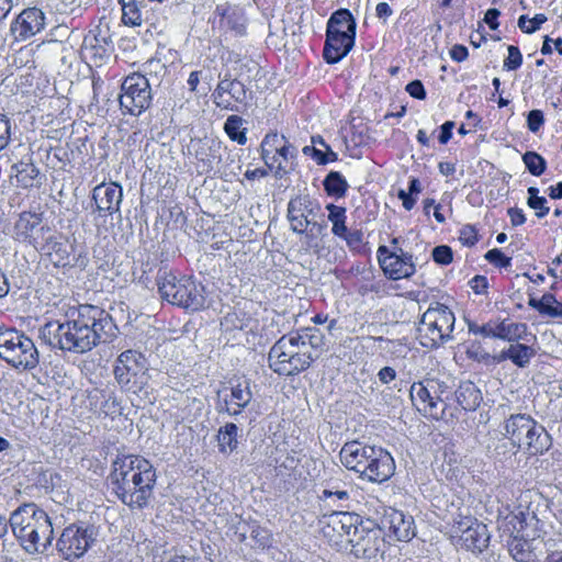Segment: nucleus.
Returning a JSON list of instances; mask_svg holds the SVG:
<instances>
[{
    "mask_svg": "<svg viewBox=\"0 0 562 562\" xmlns=\"http://www.w3.org/2000/svg\"><path fill=\"white\" fill-rule=\"evenodd\" d=\"M112 316L103 308L81 304L70 307L63 321L48 322L40 329L41 339L61 351L86 353L117 334Z\"/></svg>",
    "mask_w": 562,
    "mask_h": 562,
    "instance_id": "obj_1",
    "label": "nucleus"
},
{
    "mask_svg": "<svg viewBox=\"0 0 562 562\" xmlns=\"http://www.w3.org/2000/svg\"><path fill=\"white\" fill-rule=\"evenodd\" d=\"M156 477L153 464L140 456L119 454L112 462V488L119 499L131 508L148 505Z\"/></svg>",
    "mask_w": 562,
    "mask_h": 562,
    "instance_id": "obj_2",
    "label": "nucleus"
},
{
    "mask_svg": "<svg viewBox=\"0 0 562 562\" xmlns=\"http://www.w3.org/2000/svg\"><path fill=\"white\" fill-rule=\"evenodd\" d=\"M9 521L13 535L29 554H44L52 546L54 529L50 518L34 503L19 506Z\"/></svg>",
    "mask_w": 562,
    "mask_h": 562,
    "instance_id": "obj_3",
    "label": "nucleus"
},
{
    "mask_svg": "<svg viewBox=\"0 0 562 562\" xmlns=\"http://www.w3.org/2000/svg\"><path fill=\"white\" fill-rule=\"evenodd\" d=\"M339 458L348 470L373 483L387 481L395 470L394 460L387 451L359 441L346 442Z\"/></svg>",
    "mask_w": 562,
    "mask_h": 562,
    "instance_id": "obj_4",
    "label": "nucleus"
},
{
    "mask_svg": "<svg viewBox=\"0 0 562 562\" xmlns=\"http://www.w3.org/2000/svg\"><path fill=\"white\" fill-rule=\"evenodd\" d=\"M295 331L283 335L269 351L270 368L281 375H294L307 370L315 355L305 350V345Z\"/></svg>",
    "mask_w": 562,
    "mask_h": 562,
    "instance_id": "obj_5",
    "label": "nucleus"
},
{
    "mask_svg": "<svg viewBox=\"0 0 562 562\" xmlns=\"http://www.w3.org/2000/svg\"><path fill=\"white\" fill-rule=\"evenodd\" d=\"M162 300L195 312L205 306L204 288L191 278H177L172 272L159 270L156 278Z\"/></svg>",
    "mask_w": 562,
    "mask_h": 562,
    "instance_id": "obj_6",
    "label": "nucleus"
},
{
    "mask_svg": "<svg viewBox=\"0 0 562 562\" xmlns=\"http://www.w3.org/2000/svg\"><path fill=\"white\" fill-rule=\"evenodd\" d=\"M503 429L513 447L526 449L531 456L542 454L551 447L550 435L529 415H512L504 422Z\"/></svg>",
    "mask_w": 562,
    "mask_h": 562,
    "instance_id": "obj_7",
    "label": "nucleus"
},
{
    "mask_svg": "<svg viewBox=\"0 0 562 562\" xmlns=\"http://www.w3.org/2000/svg\"><path fill=\"white\" fill-rule=\"evenodd\" d=\"M0 358L19 370H33L40 361L33 340L14 328L0 329Z\"/></svg>",
    "mask_w": 562,
    "mask_h": 562,
    "instance_id": "obj_8",
    "label": "nucleus"
},
{
    "mask_svg": "<svg viewBox=\"0 0 562 562\" xmlns=\"http://www.w3.org/2000/svg\"><path fill=\"white\" fill-rule=\"evenodd\" d=\"M454 314L445 305L429 307L417 326V338L422 346L435 348L450 338L454 327Z\"/></svg>",
    "mask_w": 562,
    "mask_h": 562,
    "instance_id": "obj_9",
    "label": "nucleus"
},
{
    "mask_svg": "<svg viewBox=\"0 0 562 562\" xmlns=\"http://www.w3.org/2000/svg\"><path fill=\"white\" fill-rule=\"evenodd\" d=\"M151 99L149 79L145 75L134 72L124 79L119 101L127 113L139 115L150 106Z\"/></svg>",
    "mask_w": 562,
    "mask_h": 562,
    "instance_id": "obj_10",
    "label": "nucleus"
},
{
    "mask_svg": "<svg viewBox=\"0 0 562 562\" xmlns=\"http://www.w3.org/2000/svg\"><path fill=\"white\" fill-rule=\"evenodd\" d=\"M360 522L358 515L348 512H334L324 517L322 535L331 547L337 550H347L351 538H353L351 535Z\"/></svg>",
    "mask_w": 562,
    "mask_h": 562,
    "instance_id": "obj_11",
    "label": "nucleus"
},
{
    "mask_svg": "<svg viewBox=\"0 0 562 562\" xmlns=\"http://www.w3.org/2000/svg\"><path fill=\"white\" fill-rule=\"evenodd\" d=\"M94 540L95 530L93 527L70 525L63 530L56 547L65 560L74 561L82 557Z\"/></svg>",
    "mask_w": 562,
    "mask_h": 562,
    "instance_id": "obj_12",
    "label": "nucleus"
},
{
    "mask_svg": "<svg viewBox=\"0 0 562 562\" xmlns=\"http://www.w3.org/2000/svg\"><path fill=\"white\" fill-rule=\"evenodd\" d=\"M452 533V537L457 538L458 546L473 553L483 552L490 542L486 525L470 516L456 521Z\"/></svg>",
    "mask_w": 562,
    "mask_h": 562,
    "instance_id": "obj_13",
    "label": "nucleus"
},
{
    "mask_svg": "<svg viewBox=\"0 0 562 562\" xmlns=\"http://www.w3.org/2000/svg\"><path fill=\"white\" fill-rule=\"evenodd\" d=\"M439 383L435 380L415 382L411 386V398L425 416L441 419L446 411L445 401L438 395Z\"/></svg>",
    "mask_w": 562,
    "mask_h": 562,
    "instance_id": "obj_14",
    "label": "nucleus"
},
{
    "mask_svg": "<svg viewBox=\"0 0 562 562\" xmlns=\"http://www.w3.org/2000/svg\"><path fill=\"white\" fill-rule=\"evenodd\" d=\"M351 536L350 553L357 559H373L385 546L381 529L371 528L362 521Z\"/></svg>",
    "mask_w": 562,
    "mask_h": 562,
    "instance_id": "obj_15",
    "label": "nucleus"
},
{
    "mask_svg": "<svg viewBox=\"0 0 562 562\" xmlns=\"http://www.w3.org/2000/svg\"><path fill=\"white\" fill-rule=\"evenodd\" d=\"M212 97L217 108L239 112V104H246L247 102V89L241 81L225 75L223 78L220 77Z\"/></svg>",
    "mask_w": 562,
    "mask_h": 562,
    "instance_id": "obj_16",
    "label": "nucleus"
},
{
    "mask_svg": "<svg viewBox=\"0 0 562 562\" xmlns=\"http://www.w3.org/2000/svg\"><path fill=\"white\" fill-rule=\"evenodd\" d=\"M397 251H389L386 246H380L378 249L379 263L384 274L392 280L408 278L415 272V265L412 256L402 249Z\"/></svg>",
    "mask_w": 562,
    "mask_h": 562,
    "instance_id": "obj_17",
    "label": "nucleus"
},
{
    "mask_svg": "<svg viewBox=\"0 0 562 562\" xmlns=\"http://www.w3.org/2000/svg\"><path fill=\"white\" fill-rule=\"evenodd\" d=\"M507 524L510 525L512 535L521 538H529L532 541H541L540 538L543 533V522L529 509L524 510L519 506L510 515L506 517Z\"/></svg>",
    "mask_w": 562,
    "mask_h": 562,
    "instance_id": "obj_18",
    "label": "nucleus"
},
{
    "mask_svg": "<svg viewBox=\"0 0 562 562\" xmlns=\"http://www.w3.org/2000/svg\"><path fill=\"white\" fill-rule=\"evenodd\" d=\"M147 364L146 358L135 350L123 351L116 359L114 378L121 387H130L132 379Z\"/></svg>",
    "mask_w": 562,
    "mask_h": 562,
    "instance_id": "obj_19",
    "label": "nucleus"
},
{
    "mask_svg": "<svg viewBox=\"0 0 562 562\" xmlns=\"http://www.w3.org/2000/svg\"><path fill=\"white\" fill-rule=\"evenodd\" d=\"M44 25V13L37 8H27L15 18L10 31L15 40L25 41L40 33Z\"/></svg>",
    "mask_w": 562,
    "mask_h": 562,
    "instance_id": "obj_20",
    "label": "nucleus"
},
{
    "mask_svg": "<svg viewBox=\"0 0 562 562\" xmlns=\"http://www.w3.org/2000/svg\"><path fill=\"white\" fill-rule=\"evenodd\" d=\"M123 199V190L115 182L101 183L92 190V200L95 203L99 213L120 212V205Z\"/></svg>",
    "mask_w": 562,
    "mask_h": 562,
    "instance_id": "obj_21",
    "label": "nucleus"
},
{
    "mask_svg": "<svg viewBox=\"0 0 562 562\" xmlns=\"http://www.w3.org/2000/svg\"><path fill=\"white\" fill-rule=\"evenodd\" d=\"M353 44L355 37L350 34L346 36L326 32L323 56L328 64H336L351 50Z\"/></svg>",
    "mask_w": 562,
    "mask_h": 562,
    "instance_id": "obj_22",
    "label": "nucleus"
},
{
    "mask_svg": "<svg viewBox=\"0 0 562 562\" xmlns=\"http://www.w3.org/2000/svg\"><path fill=\"white\" fill-rule=\"evenodd\" d=\"M252 392L250 390L249 381H238L232 385L229 395L224 396V407L229 415H238L250 403Z\"/></svg>",
    "mask_w": 562,
    "mask_h": 562,
    "instance_id": "obj_23",
    "label": "nucleus"
},
{
    "mask_svg": "<svg viewBox=\"0 0 562 562\" xmlns=\"http://www.w3.org/2000/svg\"><path fill=\"white\" fill-rule=\"evenodd\" d=\"M313 210L304 199L296 198L290 201L288 205V218L293 232L303 234L307 226L312 224Z\"/></svg>",
    "mask_w": 562,
    "mask_h": 562,
    "instance_id": "obj_24",
    "label": "nucleus"
},
{
    "mask_svg": "<svg viewBox=\"0 0 562 562\" xmlns=\"http://www.w3.org/2000/svg\"><path fill=\"white\" fill-rule=\"evenodd\" d=\"M41 217L35 213H22L15 223L16 237L37 248L38 241L34 233L45 231V227L41 225ZM46 231L49 232V228L47 227Z\"/></svg>",
    "mask_w": 562,
    "mask_h": 562,
    "instance_id": "obj_25",
    "label": "nucleus"
},
{
    "mask_svg": "<svg viewBox=\"0 0 562 562\" xmlns=\"http://www.w3.org/2000/svg\"><path fill=\"white\" fill-rule=\"evenodd\" d=\"M540 547H543L542 541H532L529 538L514 535L512 540L508 541V551L517 562H536L538 558L536 551Z\"/></svg>",
    "mask_w": 562,
    "mask_h": 562,
    "instance_id": "obj_26",
    "label": "nucleus"
},
{
    "mask_svg": "<svg viewBox=\"0 0 562 562\" xmlns=\"http://www.w3.org/2000/svg\"><path fill=\"white\" fill-rule=\"evenodd\" d=\"M14 179L18 187L23 189L36 188L42 184L43 177L31 157L22 159L12 166Z\"/></svg>",
    "mask_w": 562,
    "mask_h": 562,
    "instance_id": "obj_27",
    "label": "nucleus"
},
{
    "mask_svg": "<svg viewBox=\"0 0 562 562\" xmlns=\"http://www.w3.org/2000/svg\"><path fill=\"white\" fill-rule=\"evenodd\" d=\"M288 139L278 133H269L261 143V157L269 169L277 168L278 171H285V166L277 157V151Z\"/></svg>",
    "mask_w": 562,
    "mask_h": 562,
    "instance_id": "obj_28",
    "label": "nucleus"
},
{
    "mask_svg": "<svg viewBox=\"0 0 562 562\" xmlns=\"http://www.w3.org/2000/svg\"><path fill=\"white\" fill-rule=\"evenodd\" d=\"M536 356V350L526 344H510L507 349L501 351L494 359L497 362L510 360L518 368H526L530 360Z\"/></svg>",
    "mask_w": 562,
    "mask_h": 562,
    "instance_id": "obj_29",
    "label": "nucleus"
},
{
    "mask_svg": "<svg viewBox=\"0 0 562 562\" xmlns=\"http://www.w3.org/2000/svg\"><path fill=\"white\" fill-rule=\"evenodd\" d=\"M389 529L398 541H409L415 536L413 517L401 510H393L389 515Z\"/></svg>",
    "mask_w": 562,
    "mask_h": 562,
    "instance_id": "obj_30",
    "label": "nucleus"
},
{
    "mask_svg": "<svg viewBox=\"0 0 562 562\" xmlns=\"http://www.w3.org/2000/svg\"><path fill=\"white\" fill-rule=\"evenodd\" d=\"M326 32H331V34L337 35L344 34L346 36L350 34L355 37L356 22L350 11L347 9H339L334 12L328 20Z\"/></svg>",
    "mask_w": 562,
    "mask_h": 562,
    "instance_id": "obj_31",
    "label": "nucleus"
},
{
    "mask_svg": "<svg viewBox=\"0 0 562 562\" xmlns=\"http://www.w3.org/2000/svg\"><path fill=\"white\" fill-rule=\"evenodd\" d=\"M528 327L524 323H514L509 319H504L495 324V338L514 342L520 340L528 341Z\"/></svg>",
    "mask_w": 562,
    "mask_h": 562,
    "instance_id": "obj_32",
    "label": "nucleus"
},
{
    "mask_svg": "<svg viewBox=\"0 0 562 562\" xmlns=\"http://www.w3.org/2000/svg\"><path fill=\"white\" fill-rule=\"evenodd\" d=\"M456 398L464 411H474L482 401V394L473 382L467 381L459 385Z\"/></svg>",
    "mask_w": 562,
    "mask_h": 562,
    "instance_id": "obj_33",
    "label": "nucleus"
},
{
    "mask_svg": "<svg viewBox=\"0 0 562 562\" xmlns=\"http://www.w3.org/2000/svg\"><path fill=\"white\" fill-rule=\"evenodd\" d=\"M528 304L541 315L562 319V304L551 293L543 294L541 299L530 297Z\"/></svg>",
    "mask_w": 562,
    "mask_h": 562,
    "instance_id": "obj_34",
    "label": "nucleus"
},
{
    "mask_svg": "<svg viewBox=\"0 0 562 562\" xmlns=\"http://www.w3.org/2000/svg\"><path fill=\"white\" fill-rule=\"evenodd\" d=\"M297 336H300V340H303V345H305V350L311 352V355H315V360L319 357L323 347H324V335L319 329L315 327H307L295 331Z\"/></svg>",
    "mask_w": 562,
    "mask_h": 562,
    "instance_id": "obj_35",
    "label": "nucleus"
},
{
    "mask_svg": "<svg viewBox=\"0 0 562 562\" xmlns=\"http://www.w3.org/2000/svg\"><path fill=\"white\" fill-rule=\"evenodd\" d=\"M238 427L234 423H227L221 427L217 434L220 451L222 453H232L238 445Z\"/></svg>",
    "mask_w": 562,
    "mask_h": 562,
    "instance_id": "obj_36",
    "label": "nucleus"
},
{
    "mask_svg": "<svg viewBox=\"0 0 562 562\" xmlns=\"http://www.w3.org/2000/svg\"><path fill=\"white\" fill-rule=\"evenodd\" d=\"M323 186L328 195L337 198L344 196L348 189L346 179L338 171H330L324 179Z\"/></svg>",
    "mask_w": 562,
    "mask_h": 562,
    "instance_id": "obj_37",
    "label": "nucleus"
},
{
    "mask_svg": "<svg viewBox=\"0 0 562 562\" xmlns=\"http://www.w3.org/2000/svg\"><path fill=\"white\" fill-rule=\"evenodd\" d=\"M143 1L131 0L122 5V21L126 25L139 26L143 23Z\"/></svg>",
    "mask_w": 562,
    "mask_h": 562,
    "instance_id": "obj_38",
    "label": "nucleus"
},
{
    "mask_svg": "<svg viewBox=\"0 0 562 562\" xmlns=\"http://www.w3.org/2000/svg\"><path fill=\"white\" fill-rule=\"evenodd\" d=\"M243 119L238 115H231L224 124V131L234 142L244 145L247 142L245 128H241Z\"/></svg>",
    "mask_w": 562,
    "mask_h": 562,
    "instance_id": "obj_39",
    "label": "nucleus"
},
{
    "mask_svg": "<svg viewBox=\"0 0 562 562\" xmlns=\"http://www.w3.org/2000/svg\"><path fill=\"white\" fill-rule=\"evenodd\" d=\"M327 210L329 212L328 220L333 224V233L336 236L345 235L347 232V226L345 224L346 221V209L342 206H337L335 204H328Z\"/></svg>",
    "mask_w": 562,
    "mask_h": 562,
    "instance_id": "obj_40",
    "label": "nucleus"
},
{
    "mask_svg": "<svg viewBox=\"0 0 562 562\" xmlns=\"http://www.w3.org/2000/svg\"><path fill=\"white\" fill-rule=\"evenodd\" d=\"M522 161L528 171L536 177L541 176L547 167L546 159L536 151H526L522 156Z\"/></svg>",
    "mask_w": 562,
    "mask_h": 562,
    "instance_id": "obj_41",
    "label": "nucleus"
},
{
    "mask_svg": "<svg viewBox=\"0 0 562 562\" xmlns=\"http://www.w3.org/2000/svg\"><path fill=\"white\" fill-rule=\"evenodd\" d=\"M249 321V318L245 317L244 313L234 311L225 315L221 322V326L225 331L243 330L248 326Z\"/></svg>",
    "mask_w": 562,
    "mask_h": 562,
    "instance_id": "obj_42",
    "label": "nucleus"
},
{
    "mask_svg": "<svg viewBox=\"0 0 562 562\" xmlns=\"http://www.w3.org/2000/svg\"><path fill=\"white\" fill-rule=\"evenodd\" d=\"M546 21L547 16L542 13L536 14L530 20H528L526 15H520L518 19V27L524 33L531 34L536 32Z\"/></svg>",
    "mask_w": 562,
    "mask_h": 562,
    "instance_id": "obj_43",
    "label": "nucleus"
},
{
    "mask_svg": "<svg viewBox=\"0 0 562 562\" xmlns=\"http://www.w3.org/2000/svg\"><path fill=\"white\" fill-rule=\"evenodd\" d=\"M508 56L504 60V68L507 70H516L522 64V55L517 46L509 45L507 47Z\"/></svg>",
    "mask_w": 562,
    "mask_h": 562,
    "instance_id": "obj_44",
    "label": "nucleus"
},
{
    "mask_svg": "<svg viewBox=\"0 0 562 562\" xmlns=\"http://www.w3.org/2000/svg\"><path fill=\"white\" fill-rule=\"evenodd\" d=\"M147 364L145 366V369L140 370L133 379L130 387H123L126 391L133 392V393H139L143 390H145L148 385L149 375L147 373Z\"/></svg>",
    "mask_w": 562,
    "mask_h": 562,
    "instance_id": "obj_45",
    "label": "nucleus"
},
{
    "mask_svg": "<svg viewBox=\"0 0 562 562\" xmlns=\"http://www.w3.org/2000/svg\"><path fill=\"white\" fill-rule=\"evenodd\" d=\"M484 257L490 263L501 268H507L512 262V258L504 255L497 248L488 250Z\"/></svg>",
    "mask_w": 562,
    "mask_h": 562,
    "instance_id": "obj_46",
    "label": "nucleus"
},
{
    "mask_svg": "<svg viewBox=\"0 0 562 562\" xmlns=\"http://www.w3.org/2000/svg\"><path fill=\"white\" fill-rule=\"evenodd\" d=\"M452 249L447 245H440L432 249V259L439 265H448L452 261Z\"/></svg>",
    "mask_w": 562,
    "mask_h": 562,
    "instance_id": "obj_47",
    "label": "nucleus"
},
{
    "mask_svg": "<svg viewBox=\"0 0 562 562\" xmlns=\"http://www.w3.org/2000/svg\"><path fill=\"white\" fill-rule=\"evenodd\" d=\"M468 327L469 331L474 335H482L483 337L495 338V324L487 323L480 326L475 323H469Z\"/></svg>",
    "mask_w": 562,
    "mask_h": 562,
    "instance_id": "obj_48",
    "label": "nucleus"
},
{
    "mask_svg": "<svg viewBox=\"0 0 562 562\" xmlns=\"http://www.w3.org/2000/svg\"><path fill=\"white\" fill-rule=\"evenodd\" d=\"M10 135H11L10 120L4 114H0V150L3 149L8 145Z\"/></svg>",
    "mask_w": 562,
    "mask_h": 562,
    "instance_id": "obj_49",
    "label": "nucleus"
},
{
    "mask_svg": "<svg viewBox=\"0 0 562 562\" xmlns=\"http://www.w3.org/2000/svg\"><path fill=\"white\" fill-rule=\"evenodd\" d=\"M280 149L281 150L277 151V157L281 159L286 169L289 161L295 157L296 149L289 143V140H286L285 144L280 147Z\"/></svg>",
    "mask_w": 562,
    "mask_h": 562,
    "instance_id": "obj_50",
    "label": "nucleus"
},
{
    "mask_svg": "<svg viewBox=\"0 0 562 562\" xmlns=\"http://www.w3.org/2000/svg\"><path fill=\"white\" fill-rule=\"evenodd\" d=\"M527 204L529 207L536 210V216L539 218L544 217L550 211V209L547 206V200L543 196L539 199L527 200Z\"/></svg>",
    "mask_w": 562,
    "mask_h": 562,
    "instance_id": "obj_51",
    "label": "nucleus"
},
{
    "mask_svg": "<svg viewBox=\"0 0 562 562\" xmlns=\"http://www.w3.org/2000/svg\"><path fill=\"white\" fill-rule=\"evenodd\" d=\"M543 113L540 110H531L528 113L527 122L528 128L531 132H538L541 125L543 124Z\"/></svg>",
    "mask_w": 562,
    "mask_h": 562,
    "instance_id": "obj_52",
    "label": "nucleus"
},
{
    "mask_svg": "<svg viewBox=\"0 0 562 562\" xmlns=\"http://www.w3.org/2000/svg\"><path fill=\"white\" fill-rule=\"evenodd\" d=\"M406 91L418 100L426 98V91L420 80H413L406 86Z\"/></svg>",
    "mask_w": 562,
    "mask_h": 562,
    "instance_id": "obj_53",
    "label": "nucleus"
},
{
    "mask_svg": "<svg viewBox=\"0 0 562 562\" xmlns=\"http://www.w3.org/2000/svg\"><path fill=\"white\" fill-rule=\"evenodd\" d=\"M340 237H342L347 245L353 249L359 248L362 244V233L360 231L349 232L347 229L345 235H341Z\"/></svg>",
    "mask_w": 562,
    "mask_h": 562,
    "instance_id": "obj_54",
    "label": "nucleus"
},
{
    "mask_svg": "<svg viewBox=\"0 0 562 562\" xmlns=\"http://www.w3.org/2000/svg\"><path fill=\"white\" fill-rule=\"evenodd\" d=\"M460 239L464 245L473 246L477 241V235L472 226H465L461 229Z\"/></svg>",
    "mask_w": 562,
    "mask_h": 562,
    "instance_id": "obj_55",
    "label": "nucleus"
},
{
    "mask_svg": "<svg viewBox=\"0 0 562 562\" xmlns=\"http://www.w3.org/2000/svg\"><path fill=\"white\" fill-rule=\"evenodd\" d=\"M508 216L510 217V223L513 226H520L525 224L526 216L521 209L519 207H510L507 211Z\"/></svg>",
    "mask_w": 562,
    "mask_h": 562,
    "instance_id": "obj_56",
    "label": "nucleus"
},
{
    "mask_svg": "<svg viewBox=\"0 0 562 562\" xmlns=\"http://www.w3.org/2000/svg\"><path fill=\"white\" fill-rule=\"evenodd\" d=\"M333 496L337 497L339 501H347L349 498V493L346 490L333 491V490H329V488H324L322 491V494L319 495V498L328 499V498H330Z\"/></svg>",
    "mask_w": 562,
    "mask_h": 562,
    "instance_id": "obj_57",
    "label": "nucleus"
},
{
    "mask_svg": "<svg viewBox=\"0 0 562 562\" xmlns=\"http://www.w3.org/2000/svg\"><path fill=\"white\" fill-rule=\"evenodd\" d=\"M501 12L497 9H488L485 13L484 21L492 29L496 30L499 26L497 21Z\"/></svg>",
    "mask_w": 562,
    "mask_h": 562,
    "instance_id": "obj_58",
    "label": "nucleus"
},
{
    "mask_svg": "<svg viewBox=\"0 0 562 562\" xmlns=\"http://www.w3.org/2000/svg\"><path fill=\"white\" fill-rule=\"evenodd\" d=\"M470 284H471V288L472 290L476 293V294H481L485 291V289L487 288V279L483 276H475L471 281H470Z\"/></svg>",
    "mask_w": 562,
    "mask_h": 562,
    "instance_id": "obj_59",
    "label": "nucleus"
},
{
    "mask_svg": "<svg viewBox=\"0 0 562 562\" xmlns=\"http://www.w3.org/2000/svg\"><path fill=\"white\" fill-rule=\"evenodd\" d=\"M468 48L463 45H454L451 49H450V56L453 60L456 61H463L468 58Z\"/></svg>",
    "mask_w": 562,
    "mask_h": 562,
    "instance_id": "obj_60",
    "label": "nucleus"
},
{
    "mask_svg": "<svg viewBox=\"0 0 562 562\" xmlns=\"http://www.w3.org/2000/svg\"><path fill=\"white\" fill-rule=\"evenodd\" d=\"M397 196L402 200L403 206L405 210L409 211L414 207L416 203V198L412 196L409 191H405L403 189L398 190Z\"/></svg>",
    "mask_w": 562,
    "mask_h": 562,
    "instance_id": "obj_61",
    "label": "nucleus"
},
{
    "mask_svg": "<svg viewBox=\"0 0 562 562\" xmlns=\"http://www.w3.org/2000/svg\"><path fill=\"white\" fill-rule=\"evenodd\" d=\"M454 126V123L452 121H447L441 125V132L439 135V142L440 144H447L451 136H452V128Z\"/></svg>",
    "mask_w": 562,
    "mask_h": 562,
    "instance_id": "obj_62",
    "label": "nucleus"
},
{
    "mask_svg": "<svg viewBox=\"0 0 562 562\" xmlns=\"http://www.w3.org/2000/svg\"><path fill=\"white\" fill-rule=\"evenodd\" d=\"M378 375L380 381L386 384L396 378V372L391 367H384L379 371Z\"/></svg>",
    "mask_w": 562,
    "mask_h": 562,
    "instance_id": "obj_63",
    "label": "nucleus"
},
{
    "mask_svg": "<svg viewBox=\"0 0 562 562\" xmlns=\"http://www.w3.org/2000/svg\"><path fill=\"white\" fill-rule=\"evenodd\" d=\"M375 12L380 19H384V20L392 15V9L390 8V5L386 2L378 3V5L375 8Z\"/></svg>",
    "mask_w": 562,
    "mask_h": 562,
    "instance_id": "obj_64",
    "label": "nucleus"
}]
</instances>
